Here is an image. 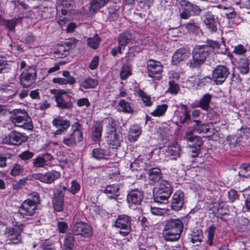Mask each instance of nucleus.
<instances>
[{"label":"nucleus","mask_w":250,"mask_h":250,"mask_svg":"<svg viewBox=\"0 0 250 250\" xmlns=\"http://www.w3.org/2000/svg\"><path fill=\"white\" fill-rule=\"evenodd\" d=\"M100 41V38L96 34L93 37L89 38L87 39V44L91 48L96 49L99 47Z\"/></svg>","instance_id":"79ce46f5"},{"label":"nucleus","mask_w":250,"mask_h":250,"mask_svg":"<svg viewBox=\"0 0 250 250\" xmlns=\"http://www.w3.org/2000/svg\"><path fill=\"white\" fill-rule=\"evenodd\" d=\"M142 48L137 45L133 46L129 48L128 52L126 54L125 57L127 61H131L135 56V53H138L142 51Z\"/></svg>","instance_id":"37998d69"},{"label":"nucleus","mask_w":250,"mask_h":250,"mask_svg":"<svg viewBox=\"0 0 250 250\" xmlns=\"http://www.w3.org/2000/svg\"><path fill=\"white\" fill-rule=\"evenodd\" d=\"M50 93L54 95L57 106L61 109L71 110L73 106V103L70 100L67 101L64 99V95L67 92L63 89H53L50 90Z\"/></svg>","instance_id":"39448f33"},{"label":"nucleus","mask_w":250,"mask_h":250,"mask_svg":"<svg viewBox=\"0 0 250 250\" xmlns=\"http://www.w3.org/2000/svg\"><path fill=\"white\" fill-rule=\"evenodd\" d=\"M184 194L181 191H176L173 195L171 201V208L175 211L180 210L184 204Z\"/></svg>","instance_id":"a211bd4d"},{"label":"nucleus","mask_w":250,"mask_h":250,"mask_svg":"<svg viewBox=\"0 0 250 250\" xmlns=\"http://www.w3.org/2000/svg\"><path fill=\"white\" fill-rule=\"evenodd\" d=\"M21 18L12 20H6L3 17H0V24L6 26L10 30L14 29L16 24L21 22Z\"/></svg>","instance_id":"cd10ccee"},{"label":"nucleus","mask_w":250,"mask_h":250,"mask_svg":"<svg viewBox=\"0 0 250 250\" xmlns=\"http://www.w3.org/2000/svg\"><path fill=\"white\" fill-rule=\"evenodd\" d=\"M97 80L90 77H87L82 80L80 83L81 87H83L85 89L89 88H94L98 84Z\"/></svg>","instance_id":"bb28decb"},{"label":"nucleus","mask_w":250,"mask_h":250,"mask_svg":"<svg viewBox=\"0 0 250 250\" xmlns=\"http://www.w3.org/2000/svg\"><path fill=\"white\" fill-rule=\"evenodd\" d=\"M131 218L125 214L119 215L115 221V226L121 230L119 233L124 236L127 235L131 231Z\"/></svg>","instance_id":"423d86ee"},{"label":"nucleus","mask_w":250,"mask_h":250,"mask_svg":"<svg viewBox=\"0 0 250 250\" xmlns=\"http://www.w3.org/2000/svg\"><path fill=\"white\" fill-rule=\"evenodd\" d=\"M181 235V233L173 232V231L164 229L163 235L164 239L167 241H175L178 240Z\"/></svg>","instance_id":"c85d7f7f"},{"label":"nucleus","mask_w":250,"mask_h":250,"mask_svg":"<svg viewBox=\"0 0 250 250\" xmlns=\"http://www.w3.org/2000/svg\"><path fill=\"white\" fill-rule=\"evenodd\" d=\"M148 76L155 80H160L163 66L160 62L149 60L147 62Z\"/></svg>","instance_id":"1a4fd4ad"},{"label":"nucleus","mask_w":250,"mask_h":250,"mask_svg":"<svg viewBox=\"0 0 250 250\" xmlns=\"http://www.w3.org/2000/svg\"><path fill=\"white\" fill-rule=\"evenodd\" d=\"M34 156V153L30 151H25L20 155V157L23 160H29Z\"/></svg>","instance_id":"338daca9"},{"label":"nucleus","mask_w":250,"mask_h":250,"mask_svg":"<svg viewBox=\"0 0 250 250\" xmlns=\"http://www.w3.org/2000/svg\"><path fill=\"white\" fill-rule=\"evenodd\" d=\"M212 98V95L206 94L200 99L199 104V107L205 110H208L209 107V104Z\"/></svg>","instance_id":"f704fd0d"},{"label":"nucleus","mask_w":250,"mask_h":250,"mask_svg":"<svg viewBox=\"0 0 250 250\" xmlns=\"http://www.w3.org/2000/svg\"><path fill=\"white\" fill-rule=\"evenodd\" d=\"M18 92L17 88L13 85H4L0 88V93L5 98H12Z\"/></svg>","instance_id":"5701e85b"},{"label":"nucleus","mask_w":250,"mask_h":250,"mask_svg":"<svg viewBox=\"0 0 250 250\" xmlns=\"http://www.w3.org/2000/svg\"><path fill=\"white\" fill-rule=\"evenodd\" d=\"M226 145H228L230 148H235L238 145L237 138L236 136H229L226 138Z\"/></svg>","instance_id":"603ef678"},{"label":"nucleus","mask_w":250,"mask_h":250,"mask_svg":"<svg viewBox=\"0 0 250 250\" xmlns=\"http://www.w3.org/2000/svg\"><path fill=\"white\" fill-rule=\"evenodd\" d=\"M57 226L59 232L61 233H64L68 229L67 224L63 221L58 222Z\"/></svg>","instance_id":"774afa93"},{"label":"nucleus","mask_w":250,"mask_h":250,"mask_svg":"<svg viewBox=\"0 0 250 250\" xmlns=\"http://www.w3.org/2000/svg\"><path fill=\"white\" fill-rule=\"evenodd\" d=\"M138 94L146 106H150L152 105V102L150 101L149 96L147 95L142 90H140Z\"/></svg>","instance_id":"13d9d810"},{"label":"nucleus","mask_w":250,"mask_h":250,"mask_svg":"<svg viewBox=\"0 0 250 250\" xmlns=\"http://www.w3.org/2000/svg\"><path fill=\"white\" fill-rule=\"evenodd\" d=\"M92 139L94 141H99L101 137L103 130V125L101 122H96L93 125Z\"/></svg>","instance_id":"72a5a7b5"},{"label":"nucleus","mask_w":250,"mask_h":250,"mask_svg":"<svg viewBox=\"0 0 250 250\" xmlns=\"http://www.w3.org/2000/svg\"><path fill=\"white\" fill-rule=\"evenodd\" d=\"M238 68L240 73L247 74L250 71L249 65L250 62L248 58L244 57L241 58L238 62Z\"/></svg>","instance_id":"393cba45"},{"label":"nucleus","mask_w":250,"mask_h":250,"mask_svg":"<svg viewBox=\"0 0 250 250\" xmlns=\"http://www.w3.org/2000/svg\"><path fill=\"white\" fill-rule=\"evenodd\" d=\"M64 249H73L74 246V238L73 235L69 233H68L64 239Z\"/></svg>","instance_id":"de8ad7c7"},{"label":"nucleus","mask_w":250,"mask_h":250,"mask_svg":"<svg viewBox=\"0 0 250 250\" xmlns=\"http://www.w3.org/2000/svg\"><path fill=\"white\" fill-rule=\"evenodd\" d=\"M190 241L192 244L198 245L203 238V232L201 229H194L190 234Z\"/></svg>","instance_id":"a878e982"},{"label":"nucleus","mask_w":250,"mask_h":250,"mask_svg":"<svg viewBox=\"0 0 250 250\" xmlns=\"http://www.w3.org/2000/svg\"><path fill=\"white\" fill-rule=\"evenodd\" d=\"M46 164L45 159L42 156H38L33 160V167H42Z\"/></svg>","instance_id":"4d7b16f0"},{"label":"nucleus","mask_w":250,"mask_h":250,"mask_svg":"<svg viewBox=\"0 0 250 250\" xmlns=\"http://www.w3.org/2000/svg\"><path fill=\"white\" fill-rule=\"evenodd\" d=\"M216 229V227L213 225L210 226L206 230V232L208 234L206 243L210 246H212L213 244V240L214 239V234Z\"/></svg>","instance_id":"ea45409f"},{"label":"nucleus","mask_w":250,"mask_h":250,"mask_svg":"<svg viewBox=\"0 0 250 250\" xmlns=\"http://www.w3.org/2000/svg\"><path fill=\"white\" fill-rule=\"evenodd\" d=\"M81 125L78 123L76 122L72 125V132L71 133L77 137L78 142L83 140V133L80 130Z\"/></svg>","instance_id":"a19ab883"},{"label":"nucleus","mask_w":250,"mask_h":250,"mask_svg":"<svg viewBox=\"0 0 250 250\" xmlns=\"http://www.w3.org/2000/svg\"><path fill=\"white\" fill-rule=\"evenodd\" d=\"M168 106L167 104H162L157 106L156 108L151 113L154 117H160L163 116L167 111Z\"/></svg>","instance_id":"c03bdc74"},{"label":"nucleus","mask_w":250,"mask_h":250,"mask_svg":"<svg viewBox=\"0 0 250 250\" xmlns=\"http://www.w3.org/2000/svg\"><path fill=\"white\" fill-rule=\"evenodd\" d=\"M193 122L194 130L199 133H207L210 132V128L208 125L205 124H202V122L198 120H194Z\"/></svg>","instance_id":"7c9ffc66"},{"label":"nucleus","mask_w":250,"mask_h":250,"mask_svg":"<svg viewBox=\"0 0 250 250\" xmlns=\"http://www.w3.org/2000/svg\"><path fill=\"white\" fill-rule=\"evenodd\" d=\"M54 54L57 58H63L69 54V50L63 44H58L55 49Z\"/></svg>","instance_id":"c9c22d12"},{"label":"nucleus","mask_w":250,"mask_h":250,"mask_svg":"<svg viewBox=\"0 0 250 250\" xmlns=\"http://www.w3.org/2000/svg\"><path fill=\"white\" fill-rule=\"evenodd\" d=\"M142 130L138 125H133L131 126L129 131L128 139L131 142H135L141 135Z\"/></svg>","instance_id":"c756f323"},{"label":"nucleus","mask_w":250,"mask_h":250,"mask_svg":"<svg viewBox=\"0 0 250 250\" xmlns=\"http://www.w3.org/2000/svg\"><path fill=\"white\" fill-rule=\"evenodd\" d=\"M171 193V186L169 182L162 180L158 190L154 195V200L155 202L166 204L168 202V199Z\"/></svg>","instance_id":"20e7f679"},{"label":"nucleus","mask_w":250,"mask_h":250,"mask_svg":"<svg viewBox=\"0 0 250 250\" xmlns=\"http://www.w3.org/2000/svg\"><path fill=\"white\" fill-rule=\"evenodd\" d=\"M132 39V35L128 31H125L120 35L118 37V50L120 53H122V51L124 50Z\"/></svg>","instance_id":"6ab92c4d"},{"label":"nucleus","mask_w":250,"mask_h":250,"mask_svg":"<svg viewBox=\"0 0 250 250\" xmlns=\"http://www.w3.org/2000/svg\"><path fill=\"white\" fill-rule=\"evenodd\" d=\"M37 72L32 67L24 70L20 76V83L23 87H28L32 85L36 79Z\"/></svg>","instance_id":"9d476101"},{"label":"nucleus","mask_w":250,"mask_h":250,"mask_svg":"<svg viewBox=\"0 0 250 250\" xmlns=\"http://www.w3.org/2000/svg\"><path fill=\"white\" fill-rule=\"evenodd\" d=\"M62 75L65 79L66 83L70 85H73L76 83L75 79L70 75V72L68 71H63L62 72Z\"/></svg>","instance_id":"bf43d9fd"},{"label":"nucleus","mask_w":250,"mask_h":250,"mask_svg":"<svg viewBox=\"0 0 250 250\" xmlns=\"http://www.w3.org/2000/svg\"><path fill=\"white\" fill-rule=\"evenodd\" d=\"M190 56V52L185 48H181L178 49L173 56L172 60L174 64H177L180 62L185 60Z\"/></svg>","instance_id":"aec40b11"},{"label":"nucleus","mask_w":250,"mask_h":250,"mask_svg":"<svg viewBox=\"0 0 250 250\" xmlns=\"http://www.w3.org/2000/svg\"><path fill=\"white\" fill-rule=\"evenodd\" d=\"M23 167L19 164H16L10 171V174L13 176L19 175L22 172Z\"/></svg>","instance_id":"e2e57ef3"},{"label":"nucleus","mask_w":250,"mask_h":250,"mask_svg":"<svg viewBox=\"0 0 250 250\" xmlns=\"http://www.w3.org/2000/svg\"><path fill=\"white\" fill-rule=\"evenodd\" d=\"M106 119L108 120V125L107 126L108 133L116 132L117 122L112 117L107 118Z\"/></svg>","instance_id":"5fc2aeb1"},{"label":"nucleus","mask_w":250,"mask_h":250,"mask_svg":"<svg viewBox=\"0 0 250 250\" xmlns=\"http://www.w3.org/2000/svg\"><path fill=\"white\" fill-rule=\"evenodd\" d=\"M110 144L112 145L113 148L120 146L122 141V134L121 132H116L108 133L107 136Z\"/></svg>","instance_id":"4be33fe9"},{"label":"nucleus","mask_w":250,"mask_h":250,"mask_svg":"<svg viewBox=\"0 0 250 250\" xmlns=\"http://www.w3.org/2000/svg\"><path fill=\"white\" fill-rule=\"evenodd\" d=\"M24 139L21 133L13 131L5 136L3 142L7 144L17 145L24 141Z\"/></svg>","instance_id":"dca6fc26"},{"label":"nucleus","mask_w":250,"mask_h":250,"mask_svg":"<svg viewBox=\"0 0 250 250\" xmlns=\"http://www.w3.org/2000/svg\"><path fill=\"white\" fill-rule=\"evenodd\" d=\"M204 22L208 29L211 31L215 32L217 30V19L214 17H206Z\"/></svg>","instance_id":"58836bf2"},{"label":"nucleus","mask_w":250,"mask_h":250,"mask_svg":"<svg viewBox=\"0 0 250 250\" xmlns=\"http://www.w3.org/2000/svg\"><path fill=\"white\" fill-rule=\"evenodd\" d=\"M188 140L192 143V145L195 146L197 150H199L203 144L202 139L199 136H190L188 138Z\"/></svg>","instance_id":"09e8293b"},{"label":"nucleus","mask_w":250,"mask_h":250,"mask_svg":"<svg viewBox=\"0 0 250 250\" xmlns=\"http://www.w3.org/2000/svg\"><path fill=\"white\" fill-rule=\"evenodd\" d=\"M22 228L20 230L13 228H7L4 231V236L9 241V244H18L21 242V237L20 231L22 229Z\"/></svg>","instance_id":"f8f14e48"},{"label":"nucleus","mask_w":250,"mask_h":250,"mask_svg":"<svg viewBox=\"0 0 250 250\" xmlns=\"http://www.w3.org/2000/svg\"><path fill=\"white\" fill-rule=\"evenodd\" d=\"M218 42L208 40L206 44L196 46L192 52V59H190L188 64L190 68H199L204 64L210 52L220 48Z\"/></svg>","instance_id":"f257e3e1"},{"label":"nucleus","mask_w":250,"mask_h":250,"mask_svg":"<svg viewBox=\"0 0 250 250\" xmlns=\"http://www.w3.org/2000/svg\"><path fill=\"white\" fill-rule=\"evenodd\" d=\"M149 183L151 185H154L159 182L162 178V173L160 168L157 167L151 168L148 172Z\"/></svg>","instance_id":"412c9836"},{"label":"nucleus","mask_w":250,"mask_h":250,"mask_svg":"<svg viewBox=\"0 0 250 250\" xmlns=\"http://www.w3.org/2000/svg\"><path fill=\"white\" fill-rule=\"evenodd\" d=\"M180 11V16H192L199 15V7L186 0H178Z\"/></svg>","instance_id":"6e6552de"},{"label":"nucleus","mask_w":250,"mask_h":250,"mask_svg":"<svg viewBox=\"0 0 250 250\" xmlns=\"http://www.w3.org/2000/svg\"><path fill=\"white\" fill-rule=\"evenodd\" d=\"M183 228V224L180 219H171L167 221L164 229L173 231V232L182 233Z\"/></svg>","instance_id":"f3484780"},{"label":"nucleus","mask_w":250,"mask_h":250,"mask_svg":"<svg viewBox=\"0 0 250 250\" xmlns=\"http://www.w3.org/2000/svg\"><path fill=\"white\" fill-rule=\"evenodd\" d=\"M181 151L179 145L176 143L170 144L166 149L167 155L173 156L174 159H176L177 157L180 156Z\"/></svg>","instance_id":"b1692460"},{"label":"nucleus","mask_w":250,"mask_h":250,"mask_svg":"<svg viewBox=\"0 0 250 250\" xmlns=\"http://www.w3.org/2000/svg\"><path fill=\"white\" fill-rule=\"evenodd\" d=\"M239 175L241 177L248 178L250 177V164H244L240 168Z\"/></svg>","instance_id":"8fccbe9b"},{"label":"nucleus","mask_w":250,"mask_h":250,"mask_svg":"<svg viewBox=\"0 0 250 250\" xmlns=\"http://www.w3.org/2000/svg\"><path fill=\"white\" fill-rule=\"evenodd\" d=\"M118 105L121 108L120 109V111L126 113H131L133 112V109L130 106V103L125 101V100H121Z\"/></svg>","instance_id":"a18cd8bd"},{"label":"nucleus","mask_w":250,"mask_h":250,"mask_svg":"<svg viewBox=\"0 0 250 250\" xmlns=\"http://www.w3.org/2000/svg\"><path fill=\"white\" fill-rule=\"evenodd\" d=\"M15 5L19 10H21L20 13L21 14H26L24 11H30V6L23 2L19 0L15 1Z\"/></svg>","instance_id":"864d4df0"},{"label":"nucleus","mask_w":250,"mask_h":250,"mask_svg":"<svg viewBox=\"0 0 250 250\" xmlns=\"http://www.w3.org/2000/svg\"><path fill=\"white\" fill-rule=\"evenodd\" d=\"M78 42L79 41L78 40L72 38L66 41L63 45L69 50L71 47H75Z\"/></svg>","instance_id":"680f3d73"},{"label":"nucleus","mask_w":250,"mask_h":250,"mask_svg":"<svg viewBox=\"0 0 250 250\" xmlns=\"http://www.w3.org/2000/svg\"><path fill=\"white\" fill-rule=\"evenodd\" d=\"M131 75V69L128 65H124L120 71V78L122 80L126 79Z\"/></svg>","instance_id":"6e6d98bb"},{"label":"nucleus","mask_w":250,"mask_h":250,"mask_svg":"<svg viewBox=\"0 0 250 250\" xmlns=\"http://www.w3.org/2000/svg\"><path fill=\"white\" fill-rule=\"evenodd\" d=\"M52 124L53 126L58 128L54 133V136L56 137L67 129L70 126V122L67 120H64L62 117L59 116L54 119Z\"/></svg>","instance_id":"4468645a"},{"label":"nucleus","mask_w":250,"mask_h":250,"mask_svg":"<svg viewBox=\"0 0 250 250\" xmlns=\"http://www.w3.org/2000/svg\"><path fill=\"white\" fill-rule=\"evenodd\" d=\"M10 120L16 126L27 130H32V120L25 110L16 109L13 110Z\"/></svg>","instance_id":"f03ea898"},{"label":"nucleus","mask_w":250,"mask_h":250,"mask_svg":"<svg viewBox=\"0 0 250 250\" xmlns=\"http://www.w3.org/2000/svg\"><path fill=\"white\" fill-rule=\"evenodd\" d=\"M66 188L63 187L60 189H58L57 192L55 193L53 199V205L54 209L58 211H62L64 208L63 197L65 194Z\"/></svg>","instance_id":"ddd939ff"},{"label":"nucleus","mask_w":250,"mask_h":250,"mask_svg":"<svg viewBox=\"0 0 250 250\" xmlns=\"http://www.w3.org/2000/svg\"><path fill=\"white\" fill-rule=\"evenodd\" d=\"M144 198V193L139 190L130 191L127 196V201L129 206L140 205Z\"/></svg>","instance_id":"2eb2a0df"},{"label":"nucleus","mask_w":250,"mask_h":250,"mask_svg":"<svg viewBox=\"0 0 250 250\" xmlns=\"http://www.w3.org/2000/svg\"><path fill=\"white\" fill-rule=\"evenodd\" d=\"M62 142L67 147H74L77 145V137L70 133L63 137Z\"/></svg>","instance_id":"2f4dec72"},{"label":"nucleus","mask_w":250,"mask_h":250,"mask_svg":"<svg viewBox=\"0 0 250 250\" xmlns=\"http://www.w3.org/2000/svg\"><path fill=\"white\" fill-rule=\"evenodd\" d=\"M229 68L224 65H218L213 70L212 80L218 85L225 82L229 75Z\"/></svg>","instance_id":"0eeeda50"},{"label":"nucleus","mask_w":250,"mask_h":250,"mask_svg":"<svg viewBox=\"0 0 250 250\" xmlns=\"http://www.w3.org/2000/svg\"><path fill=\"white\" fill-rule=\"evenodd\" d=\"M40 203L39 194L34 192L30 197L23 202L19 209V213L23 217L27 218L33 215L37 209V206Z\"/></svg>","instance_id":"7ed1b4c3"},{"label":"nucleus","mask_w":250,"mask_h":250,"mask_svg":"<svg viewBox=\"0 0 250 250\" xmlns=\"http://www.w3.org/2000/svg\"><path fill=\"white\" fill-rule=\"evenodd\" d=\"M72 231L76 235H81L84 237H89L92 234L91 227L82 222L75 223L73 226Z\"/></svg>","instance_id":"9b49d317"},{"label":"nucleus","mask_w":250,"mask_h":250,"mask_svg":"<svg viewBox=\"0 0 250 250\" xmlns=\"http://www.w3.org/2000/svg\"><path fill=\"white\" fill-rule=\"evenodd\" d=\"M109 0H93L91 4V8L96 11L105 5Z\"/></svg>","instance_id":"3c124183"},{"label":"nucleus","mask_w":250,"mask_h":250,"mask_svg":"<svg viewBox=\"0 0 250 250\" xmlns=\"http://www.w3.org/2000/svg\"><path fill=\"white\" fill-rule=\"evenodd\" d=\"M180 90L179 86L173 81L169 82V88L168 91L172 94L176 95Z\"/></svg>","instance_id":"052dcab7"},{"label":"nucleus","mask_w":250,"mask_h":250,"mask_svg":"<svg viewBox=\"0 0 250 250\" xmlns=\"http://www.w3.org/2000/svg\"><path fill=\"white\" fill-rule=\"evenodd\" d=\"M80 185L75 181L71 183V186L70 188V191L73 194L78 192L80 189Z\"/></svg>","instance_id":"69168bd1"},{"label":"nucleus","mask_w":250,"mask_h":250,"mask_svg":"<svg viewBox=\"0 0 250 250\" xmlns=\"http://www.w3.org/2000/svg\"><path fill=\"white\" fill-rule=\"evenodd\" d=\"M182 106L184 108V117L183 119H182V118L180 119V123H181L182 124H184L187 121L189 120L190 119V115L188 113V109H187V106L185 104H182Z\"/></svg>","instance_id":"0e129e2a"},{"label":"nucleus","mask_w":250,"mask_h":250,"mask_svg":"<svg viewBox=\"0 0 250 250\" xmlns=\"http://www.w3.org/2000/svg\"><path fill=\"white\" fill-rule=\"evenodd\" d=\"M60 172L56 171H51L43 174L42 182L45 183H51L56 179L60 177Z\"/></svg>","instance_id":"473e14b6"},{"label":"nucleus","mask_w":250,"mask_h":250,"mask_svg":"<svg viewBox=\"0 0 250 250\" xmlns=\"http://www.w3.org/2000/svg\"><path fill=\"white\" fill-rule=\"evenodd\" d=\"M92 155L97 160L105 159V156H106V151L101 148H94L92 151Z\"/></svg>","instance_id":"49530a36"},{"label":"nucleus","mask_w":250,"mask_h":250,"mask_svg":"<svg viewBox=\"0 0 250 250\" xmlns=\"http://www.w3.org/2000/svg\"><path fill=\"white\" fill-rule=\"evenodd\" d=\"M72 3L70 2L67 1L66 0H62L61 4L57 3L56 6V9L58 13L60 11L62 15L65 16L68 14V10L66 8L71 7Z\"/></svg>","instance_id":"4c0bfd02"},{"label":"nucleus","mask_w":250,"mask_h":250,"mask_svg":"<svg viewBox=\"0 0 250 250\" xmlns=\"http://www.w3.org/2000/svg\"><path fill=\"white\" fill-rule=\"evenodd\" d=\"M119 190V188L117 185L113 184L111 185L107 186L104 189H102L104 193L106 194H109L112 195L110 196L109 197L110 198L116 199L117 192Z\"/></svg>","instance_id":"e433bc0d"}]
</instances>
